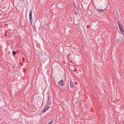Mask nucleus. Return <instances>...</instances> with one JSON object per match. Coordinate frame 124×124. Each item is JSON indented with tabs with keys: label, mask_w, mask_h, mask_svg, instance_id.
<instances>
[{
	"label": "nucleus",
	"mask_w": 124,
	"mask_h": 124,
	"mask_svg": "<svg viewBox=\"0 0 124 124\" xmlns=\"http://www.w3.org/2000/svg\"><path fill=\"white\" fill-rule=\"evenodd\" d=\"M29 20L31 25H32V11L31 10L30 11Z\"/></svg>",
	"instance_id": "f257e3e1"
},
{
	"label": "nucleus",
	"mask_w": 124,
	"mask_h": 124,
	"mask_svg": "<svg viewBox=\"0 0 124 124\" xmlns=\"http://www.w3.org/2000/svg\"><path fill=\"white\" fill-rule=\"evenodd\" d=\"M117 23H118V27H119V28L120 29L121 32H124V30L123 29V26H122V24H121L120 21H118Z\"/></svg>",
	"instance_id": "f03ea898"
},
{
	"label": "nucleus",
	"mask_w": 124,
	"mask_h": 124,
	"mask_svg": "<svg viewBox=\"0 0 124 124\" xmlns=\"http://www.w3.org/2000/svg\"><path fill=\"white\" fill-rule=\"evenodd\" d=\"M50 108V106L49 105L46 106L43 109V113H45L47 110H48Z\"/></svg>",
	"instance_id": "7ed1b4c3"
},
{
	"label": "nucleus",
	"mask_w": 124,
	"mask_h": 124,
	"mask_svg": "<svg viewBox=\"0 0 124 124\" xmlns=\"http://www.w3.org/2000/svg\"><path fill=\"white\" fill-rule=\"evenodd\" d=\"M41 60H42L44 61V62H45V61L47 60V55L45 54L44 55H42V57L41 58Z\"/></svg>",
	"instance_id": "20e7f679"
},
{
	"label": "nucleus",
	"mask_w": 124,
	"mask_h": 124,
	"mask_svg": "<svg viewBox=\"0 0 124 124\" xmlns=\"http://www.w3.org/2000/svg\"><path fill=\"white\" fill-rule=\"evenodd\" d=\"M58 86L63 87V81H62V79L58 82Z\"/></svg>",
	"instance_id": "39448f33"
},
{
	"label": "nucleus",
	"mask_w": 124,
	"mask_h": 124,
	"mask_svg": "<svg viewBox=\"0 0 124 124\" xmlns=\"http://www.w3.org/2000/svg\"><path fill=\"white\" fill-rule=\"evenodd\" d=\"M51 103V98H50V96H48L47 98L46 105H50Z\"/></svg>",
	"instance_id": "423d86ee"
},
{
	"label": "nucleus",
	"mask_w": 124,
	"mask_h": 124,
	"mask_svg": "<svg viewBox=\"0 0 124 124\" xmlns=\"http://www.w3.org/2000/svg\"><path fill=\"white\" fill-rule=\"evenodd\" d=\"M70 85L71 89H73V88H74V83H73V82L71 80H70Z\"/></svg>",
	"instance_id": "0eeeda50"
},
{
	"label": "nucleus",
	"mask_w": 124,
	"mask_h": 124,
	"mask_svg": "<svg viewBox=\"0 0 124 124\" xmlns=\"http://www.w3.org/2000/svg\"><path fill=\"white\" fill-rule=\"evenodd\" d=\"M103 11V9H98V12L99 13H101Z\"/></svg>",
	"instance_id": "6e6552de"
},
{
	"label": "nucleus",
	"mask_w": 124,
	"mask_h": 124,
	"mask_svg": "<svg viewBox=\"0 0 124 124\" xmlns=\"http://www.w3.org/2000/svg\"><path fill=\"white\" fill-rule=\"evenodd\" d=\"M12 54H13V55H14V56H15V55H16V54H17V53L16 52V51L14 50V51H13V52H12Z\"/></svg>",
	"instance_id": "1a4fd4ad"
},
{
	"label": "nucleus",
	"mask_w": 124,
	"mask_h": 124,
	"mask_svg": "<svg viewBox=\"0 0 124 124\" xmlns=\"http://www.w3.org/2000/svg\"><path fill=\"white\" fill-rule=\"evenodd\" d=\"M74 7H75L76 8V7H77V6L76 5V4H75V3H74Z\"/></svg>",
	"instance_id": "9d476101"
}]
</instances>
